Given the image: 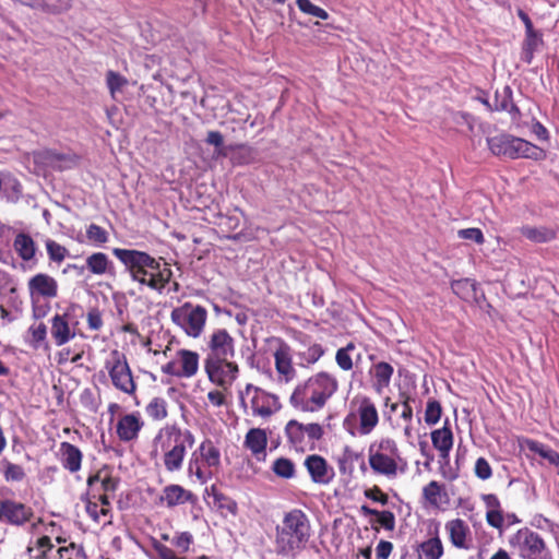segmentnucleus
I'll return each mask as SVG.
<instances>
[{
  "label": "nucleus",
  "mask_w": 559,
  "mask_h": 559,
  "mask_svg": "<svg viewBox=\"0 0 559 559\" xmlns=\"http://www.w3.org/2000/svg\"><path fill=\"white\" fill-rule=\"evenodd\" d=\"M114 255L124 265L131 280L142 286L163 294L171 282L173 271L163 259H156L145 251L115 248Z\"/></svg>",
  "instance_id": "obj_1"
},
{
  "label": "nucleus",
  "mask_w": 559,
  "mask_h": 559,
  "mask_svg": "<svg viewBox=\"0 0 559 559\" xmlns=\"http://www.w3.org/2000/svg\"><path fill=\"white\" fill-rule=\"evenodd\" d=\"M195 443L194 433L181 428L177 423L166 424L153 439L152 455L162 454V461L168 473L182 468L189 449Z\"/></svg>",
  "instance_id": "obj_2"
},
{
  "label": "nucleus",
  "mask_w": 559,
  "mask_h": 559,
  "mask_svg": "<svg viewBox=\"0 0 559 559\" xmlns=\"http://www.w3.org/2000/svg\"><path fill=\"white\" fill-rule=\"evenodd\" d=\"M338 381L328 371H320L299 383L289 396V404L304 413L321 411L337 392Z\"/></svg>",
  "instance_id": "obj_3"
},
{
  "label": "nucleus",
  "mask_w": 559,
  "mask_h": 559,
  "mask_svg": "<svg viewBox=\"0 0 559 559\" xmlns=\"http://www.w3.org/2000/svg\"><path fill=\"white\" fill-rule=\"evenodd\" d=\"M311 535L308 515L301 509H292L275 527V551L283 557L294 556L306 549Z\"/></svg>",
  "instance_id": "obj_4"
},
{
  "label": "nucleus",
  "mask_w": 559,
  "mask_h": 559,
  "mask_svg": "<svg viewBox=\"0 0 559 559\" xmlns=\"http://www.w3.org/2000/svg\"><path fill=\"white\" fill-rule=\"evenodd\" d=\"M368 463L374 475L384 476L388 479L403 474L407 467V461L402 456L397 442L388 437L369 445Z\"/></svg>",
  "instance_id": "obj_5"
},
{
  "label": "nucleus",
  "mask_w": 559,
  "mask_h": 559,
  "mask_svg": "<svg viewBox=\"0 0 559 559\" xmlns=\"http://www.w3.org/2000/svg\"><path fill=\"white\" fill-rule=\"evenodd\" d=\"M222 466L221 451L213 440L206 438L192 452L188 474L195 476L204 485L218 474Z\"/></svg>",
  "instance_id": "obj_6"
},
{
  "label": "nucleus",
  "mask_w": 559,
  "mask_h": 559,
  "mask_svg": "<svg viewBox=\"0 0 559 559\" xmlns=\"http://www.w3.org/2000/svg\"><path fill=\"white\" fill-rule=\"evenodd\" d=\"M489 150L496 156H503L511 159L531 158L542 160L546 152L542 147L509 134H499L487 140Z\"/></svg>",
  "instance_id": "obj_7"
},
{
  "label": "nucleus",
  "mask_w": 559,
  "mask_h": 559,
  "mask_svg": "<svg viewBox=\"0 0 559 559\" xmlns=\"http://www.w3.org/2000/svg\"><path fill=\"white\" fill-rule=\"evenodd\" d=\"M104 368L116 390L131 397L136 396L138 383L122 352L112 349L104 362Z\"/></svg>",
  "instance_id": "obj_8"
},
{
  "label": "nucleus",
  "mask_w": 559,
  "mask_h": 559,
  "mask_svg": "<svg viewBox=\"0 0 559 559\" xmlns=\"http://www.w3.org/2000/svg\"><path fill=\"white\" fill-rule=\"evenodd\" d=\"M520 559H554L546 540L537 532L523 527L509 539Z\"/></svg>",
  "instance_id": "obj_9"
},
{
  "label": "nucleus",
  "mask_w": 559,
  "mask_h": 559,
  "mask_svg": "<svg viewBox=\"0 0 559 559\" xmlns=\"http://www.w3.org/2000/svg\"><path fill=\"white\" fill-rule=\"evenodd\" d=\"M174 324L179 326L188 336L197 338L203 331L207 320V310L201 305L186 301L170 312Z\"/></svg>",
  "instance_id": "obj_10"
},
{
  "label": "nucleus",
  "mask_w": 559,
  "mask_h": 559,
  "mask_svg": "<svg viewBox=\"0 0 559 559\" xmlns=\"http://www.w3.org/2000/svg\"><path fill=\"white\" fill-rule=\"evenodd\" d=\"M287 442L296 451L313 450L316 442L324 436L323 427L318 423L302 424L290 419L285 426Z\"/></svg>",
  "instance_id": "obj_11"
},
{
  "label": "nucleus",
  "mask_w": 559,
  "mask_h": 559,
  "mask_svg": "<svg viewBox=\"0 0 559 559\" xmlns=\"http://www.w3.org/2000/svg\"><path fill=\"white\" fill-rule=\"evenodd\" d=\"M243 395L249 397L251 414L254 417L269 419L282 408L280 397L276 394L252 383L245 386V391L241 393L242 400Z\"/></svg>",
  "instance_id": "obj_12"
},
{
  "label": "nucleus",
  "mask_w": 559,
  "mask_h": 559,
  "mask_svg": "<svg viewBox=\"0 0 559 559\" xmlns=\"http://www.w3.org/2000/svg\"><path fill=\"white\" fill-rule=\"evenodd\" d=\"M352 405L355 411L349 413L344 419V426L350 420L358 418V432L360 436L370 435L378 426L380 417L376 403L369 396H356Z\"/></svg>",
  "instance_id": "obj_13"
},
{
  "label": "nucleus",
  "mask_w": 559,
  "mask_h": 559,
  "mask_svg": "<svg viewBox=\"0 0 559 559\" xmlns=\"http://www.w3.org/2000/svg\"><path fill=\"white\" fill-rule=\"evenodd\" d=\"M204 370L209 380L227 391L239 374V366L231 359L204 360Z\"/></svg>",
  "instance_id": "obj_14"
},
{
  "label": "nucleus",
  "mask_w": 559,
  "mask_h": 559,
  "mask_svg": "<svg viewBox=\"0 0 559 559\" xmlns=\"http://www.w3.org/2000/svg\"><path fill=\"white\" fill-rule=\"evenodd\" d=\"M200 356L190 349H179L176 359L162 366V372L176 378H192L199 371Z\"/></svg>",
  "instance_id": "obj_15"
},
{
  "label": "nucleus",
  "mask_w": 559,
  "mask_h": 559,
  "mask_svg": "<svg viewBox=\"0 0 559 559\" xmlns=\"http://www.w3.org/2000/svg\"><path fill=\"white\" fill-rule=\"evenodd\" d=\"M273 342L276 345L273 352V358L277 381L281 383H289L297 374L293 362V349L290 345L281 337H274Z\"/></svg>",
  "instance_id": "obj_16"
},
{
  "label": "nucleus",
  "mask_w": 559,
  "mask_h": 559,
  "mask_svg": "<svg viewBox=\"0 0 559 559\" xmlns=\"http://www.w3.org/2000/svg\"><path fill=\"white\" fill-rule=\"evenodd\" d=\"M33 516L34 511L29 506L13 499L0 500V523L21 527Z\"/></svg>",
  "instance_id": "obj_17"
},
{
  "label": "nucleus",
  "mask_w": 559,
  "mask_h": 559,
  "mask_svg": "<svg viewBox=\"0 0 559 559\" xmlns=\"http://www.w3.org/2000/svg\"><path fill=\"white\" fill-rule=\"evenodd\" d=\"M207 349L204 360L233 359L235 356V340L225 329L214 330L209 336Z\"/></svg>",
  "instance_id": "obj_18"
},
{
  "label": "nucleus",
  "mask_w": 559,
  "mask_h": 559,
  "mask_svg": "<svg viewBox=\"0 0 559 559\" xmlns=\"http://www.w3.org/2000/svg\"><path fill=\"white\" fill-rule=\"evenodd\" d=\"M444 531L450 544L460 550H471L474 547L473 534L467 522L461 518L445 522Z\"/></svg>",
  "instance_id": "obj_19"
},
{
  "label": "nucleus",
  "mask_w": 559,
  "mask_h": 559,
  "mask_svg": "<svg viewBox=\"0 0 559 559\" xmlns=\"http://www.w3.org/2000/svg\"><path fill=\"white\" fill-rule=\"evenodd\" d=\"M144 421L138 412L120 416L116 424V435L122 442H132L139 438Z\"/></svg>",
  "instance_id": "obj_20"
},
{
  "label": "nucleus",
  "mask_w": 559,
  "mask_h": 559,
  "mask_svg": "<svg viewBox=\"0 0 559 559\" xmlns=\"http://www.w3.org/2000/svg\"><path fill=\"white\" fill-rule=\"evenodd\" d=\"M58 282L46 273H37L27 282V288L32 299L46 298L53 299L58 296Z\"/></svg>",
  "instance_id": "obj_21"
},
{
  "label": "nucleus",
  "mask_w": 559,
  "mask_h": 559,
  "mask_svg": "<svg viewBox=\"0 0 559 559\" xmlns=\"http://www.w3.org/2000/svg\"><path fill=\"white\" fill-rule=\"evenodd\" d=\"M304 466L314 484L328 485L334 476L333 468L329 465L328 461L319 454L306 456Z\"/></svg>",
  "instance_id": "obj_22"
},
{
  "label": "nucleus",
  "mask_w": 559,
  "mask_h": 559,
  "mask_svg": "<svg viewBox=\"0 0 559 559\" xmlns=\"http://www.w3.org/2000/svg\"><path fill=\"white\" fill-rule=\"evenodd\" d=\"M50 334L56 346H63L76 335L75 328L70 324L68 313H56L50 319Z\"/></svg>",
  "instance_id": "obj_23"
},
{
  "label": "nucleus",
  "mask_w": 559,
  "mask_h": 559,
  "mask_svg": "<svg viewBox=\"0 0 559 559\" xmlns=\"http://www.w3.org/2000/svg\"><path fill=\"white\" fill-rule=\"evenodd\" d=\"M197 496L180 485L171 484L163 488L159 502L171 509L185 503H195Z\"/></svg>",
  "instance_id": "obj_24"
},
{
  "label": "nucleus",
  "mask_w": 559,
  "mask_h": 559,
  "mask_svg": "<svg viewBox=\"0 0 559 559\" xmlns=\"http://www.w3.org/2000/svg\"><path fill=\"white\" fill-rule=\"evenodd\" d=\"M243 447L249 450L258 462L266 459L267 435L262 428H251L245 436Z\"/></svg>",
  "instance_id": "obj_25"
},
{
  "label": "nucleus",
  "mask_w": 559,
  "mask_h": 559,
  "mask_svg": "<svg viewBox=\"0 0 559 559\" xmlns=\"http://www.w3.org/2000/svg\"><path fill=\"white\" fill-rule=\"evenodd\" d=\"M57 456L61 466L71 474L78 473L82 467V451L68 441L60 443Z\"/></svg>",
  "instance_id": "obj_26"
},
{
  "label": "nucleus",
  "mask_w": 559,
  "mask_h": 559,
  "mask_svg": "<svg viewBox=\"0 0 559 559\" xmlns=\"http://www.w3.org/2000/svg\"><path fill=\"white\" fill-rule=\"evenodd\" d=\"M493 110L508 112L514 121L521 119V110L513 102V91L509 85H504L501 90L496 91Z\"/></svg>",
  "instance_id": "obj_27"
},
{
  "label": "nucleus",
  "mask_w": 559,
  "mask_h": 559,
  "mask_svg": "<svg viewBox=\"0 0 559 559\" xmlns=\"http://www.w3.org/2000/svg\"><path fill=\"white\" fill-rule=\"evenodd\" d=\"M430 437L433 448L439 452L440 459L448 461L454 442L453 432L448 420L442 428L432 430Z\"/></svg>",
  "instance_id": "obj_28"
},
{
  "label": "nucleus",
  "mask_w": 559,
  "mask_h": 559,
  "mask_svg": "<svg viewBox=\"0 0 559 559\" xmlns=\"http://www.w3.org/2000/svg\"><path fill=\"white\" fill-rule=\"evenodd\" d=\"M119 478L105 467L87 477L86 485L88 489H99L100 492L115 493L119 487Z\"/></svg>",
  "instance_id": "obj_29"
},
{
  "label": "nucleus",
  "mask_w": 559,
  "mask_h": 559,
  "mask_svg": "<svg viewBox=\"0 0 559 559\" xmlns=\"http://www.w3.org/2000/svg\"><path fill=\"white\" fill-rule=\"evenodd\" d=\"M56 544L48 535H43L36 538L34 543L27 546V554L29 559H58L56 554Z\"/></svg>",
  "instance_id": "obj_30"
},
{
  "label": "nucleus",
  "mask_w": 559,
  "mask_h": 559,
  "mask_svg": "<svg viewBox=\"0 0 559 559\" xmlns=\"http://www.w3.org/2000/svg\"><path fill=\"white\" fill-rule=\"evenodd\" d=\"M13 249L22 261L29 262L35 259L38 248L28 233L19 231L13 239Z\"/></svg>",
  "instance_id": "obj_31"
},
{
  "label": "nucleus",
  "mask_w": 559,
  "mask_h": 559,
  "mask_svg": "<svg viewBox=\"0 0 559 559\" xmlns=\"http://www.w3.org/2000/svg\"><path fill=\"white\" fill-rule=\"evenodd\" d=\"M372 388L377 393H381L390 385L394 368L385 361H379L371 368Z\"/></svg>",
  "instance_id": "obj_32"
},
{
  "label": "nucleus",
  "mask_w": 559,
  "mask_h": 559,
  "mask_svg": "<svg viewBox=\"0 0 559 559\" xmlns=\"http://www.w3.org/2000/svg\"><path fill=\"white\" fill-rule=\"evenodd\" d=\"M520 233L523 237L536 243L549 242L556 239L558 235L557 229L546 226H523Z\"/></svg>",
  "instance_id": "obj_33"
},
{
  "label": "nucleus",
  "mask_w": 559,
  "mask_h": 559,
  "mask_svg": "<svg viewBox=\"0 0 559 559\" xmlns=\"http://www.w3.org/2000/svg\"><path fill=\"white\" fill-rule=\"evenodd\" d=\"M86 269L94 275L114 272V264L104 252H94L86 258Z\"/></svg>",
  "instance_id": "obj_34"
},
{
  "label": "nucleus",
  "mask_w": 559,
  "mask_h": 559,
  "mask_svg": "<svg viewBox=\"0 0 559 559\" xmlns=\"http://www.w3.org/2000/svg\"><path fill=\"white\" fill-rule=\"evenodd\" d=\"M418 551L421 559H441L444 554V547L438 533L433 537L424 540L418 546Z\"/></svg>",
  "instance_id": "obj_35"
},
{
  "label": "nucleus",
  "mask_w": 559,
  "mask_h": 559,
  "mask_svg": "<svg viewBox=\"0 0 559 559\" xmlns=\"http://www.w3.org/2000/svg\"><path fill=\"white\" fill-rule=\"evenodd\" d=\"M82 500L85 502L86 513L94 522L102 523L103 525L111 524V509H105L100 507L96 501H93L91 498H82Z\"/></svg>",
  "instance_id": "obj_36"
},
{
  "label": "nucleus",
  "mask_w": 559,
  "mask_h": 559,
  "mask_svg": "<svg viewBox=\"0 0 559 559\" xmlns=\"http://www.w3.org/2000/svg\"><path fill=\"white\" fill-rule=\"evenodd\" d=\"M227 153L233 152L231 162L235 165H249L254 162V150L246 144H231L226 147Z\"/></svg>",
  "instance_id": "obj_37"
},
{
  "label": "nucleus",
  "mask_w": 559,
  "mask_h": 559,
  "mask_svg": "<svg viewBox=\"0 0 559 559\" xmlns=\"http://www.w3.org/2000/svg\"><path fill=\"white\" fill-rule=\"evenodd\" d=\"M360 512L365 516L374 515L377 518V523L379 524V526L386 531H393L395 528V515L392 511H379L364 504L360 507Z\"/></svg>",
  "instance_id": "obj_38"
},
{
  "label": "nucleus",
  "mask_w": 559,
  "mask_h": 559,
  "mask_svg": "<svg viewBox=\"0 0 559 559\" xmlns=\"http://www.w3.org/2000/svg\"><path fill=\"white\" fill-rule=\"evenodd\" d=\"M146 415L154 421H162L168 417V403L164 397L155 396L145 406Z\"/></svg>",
  "instance_id": "obj_39"
},
{
  "label": "nucleus",
  "mask_w": 559,
  "mask_h": 559,
  "mask_svg": "<svg viewBox=\"0 0 559 559\" xmlns=\"http://www.w3.org/2000/svg\"><path fill=\"white\" fill-rule=\"evenodd\" d=\"M452 292L462 300L471 301L476 297V284L469 278L451 282Z\"/></svg>",
  "instance_id": "obj_40"
},
{
  "label": "nucleus",
  "mask_w": 559,
  "mask_h": 559,
  "mask_svg": "<svg viewBox=\"0 0 559 559\" xmlns=\"http://www.w3.org/2000/svg\"><path fill=\"white\" fill-rule=\"evenodd\" d=\"M0 464V471L7 483H19L25 479L26 472L22 465L12 463L9 460H2Z\"/></svg>",
  "instance_id": "obj_41"
},
{
  "label": "nucleus",
  "mask_w": 559,
  "mask_h": 559,
  "mask_svg": "<svg viewBox=\"0 0 559 559\" xmlns=\"http://www.w3.org/2000/svg\"><path fill=\"white\" fill-rule=\"evenodd\" d=\"M526 445L530 451L538 454L540 457L547 460L551 465L559 468V453L557 451L535 440H527Z\"/></svg>",
  "instance_id": "obj_42"
},
{
  "label": "nucleus",
  "mask_w": 559,
  "mask_h": 559,
  "mask_svg": "<svg viewBox=\"0 0 559 559\" xmlns=\"http://www.w3.org/2000/svg\"><path fill=\"white\" fill-rule=\"evenodd\" d=\"M271 469L277 477L284 479H290L295 477L296 473L295 463L290 459L284 456L277 457L273 462Z\"/></svg>",
  "instance_id": "obj_43"
},
{
  "label": "nucleus",
  "mask_w": 559,
  "mask_h": 559,
  "mask_svg": "<svg viewBox=\"0 0 559 559\" xmlns=\"http://www.w3.org/2000/svg\"><path fill=\"white\" fill-rule=\"evenodd\" d=\"M443 485L439 484L437 480L429 481L423 488V497L424 499L432 507H439L441 501V496H445Z\"/></svg>",
  "instance_id": "obj_44"
},
{
  "label": "nucleus",
  "mask_w": 559,
  "mask_h": 559,
  "mask_svg": "<svg viewBox=\"0 0 559 559\" xmlns=\"http://www.w3.org/2000/svg\"><path fill=\"white\" fill-rule=\"evenodd\" d=\"M58 559H86L85 548L81 544L69 542L66 546L56 549Z\"/></svg>",
  "instance_id": "obj_45"
},
{
  "label": "nucleus",
  "mask_w": 559,
  "mask_h": 559,
  "mask_svg": "<svg viewBox=\"0 0 559 559\" xmlns=\"http://www.w3.org/2000/svg\"><path fill=\"white\" fill-rule=\"evenodd\" d=\"M356 345L354 342H349L346 344V346L341 347L336 350L335 354V361L340 369L343 371H349L354 367L353 358L350 356V353L355 350Z\"/></svg>",
  "instance_id": "obj_46"
},
{
  "label": "nucleus",
  "mask_w": 559,
  "mask_h": 559,
  "mask_svg": "<svg viewBox=\"0 0 559 559\" xmlns=\"http://www.w3.org/2000/svg\"><path fill=\"white\" fill-rule=\"evenodd\" d=\"M212 489L213 499L217 509L222 513L226 512V514L236 515L238 513L237 502L233 498L224 495L223 492L215 491L214 487Z\"/></svg>",
  "instance_id": "obj_47"
},
{
  "label": "nucleus",
  "mask_w": 559,
  "mask_h": 559,
  "mask_svg": "<svg viewBox=\"0 0 559 559\" xmlns=\"http://www.w3.org/2000/svg\"><path fill=\"white\" fill-rule=\"evenodd\" d=\"M45 247L49 260L57 264L62 263L64 259L69 255V250L53 239L48 238L45 241Z\"/></svg>",
  "instance_id": "obj_48"
},
{
  "label": "nucleus",
  "mask_w": 559,
  "mask_h": 559,
  "mask_svg": "<svg viewBox=\"0 0 559 559\" xmlns=\"http://www.w3.org/2000/svg\"><path fill=\"white\" fill-rule=\"evenodd\" d=\"M86 238L95 245H104L108 241V231L97 224H91L86 228Z\"/></svg>",
  "instance_id": "obj_49"
},
{
  "label": "nucleus",
  "mask_w": 559,
  "mask_h": 559,
  "mask_svg": "<svg viewBox=\"0 0 559 559\" xmlns=\"http://www.w3.org/2000/svg\"><path fill=\"white\" fill-rule=\"evenodd\" d=\"M442 415V407L439 401L429 400L425 411V421L427 425H436Z\"/></svg>",
  "instance_id": "obj_50"
},
{
  "label": "nucleus",
  "mask_w": 559,
  "mask_h": 559,
  "mask_svg": "<svg viewBox=\"0 0 559 559\" xmlns=\"http://www.w3.org/2000/svg\"><path fill=\"white\" fill-rule=\"evenodd\" d=\"M296 4L298 9L306 14L319 17L321 20L329 19V13L324 9L313 4L310 0H296Z\"/></svg>",
  "instance_id": "obj_51"
},
{
  "label": "nucleus",
  "mask_w": 559,
  "mask_h": 559,
  "mask_svg": "<svg viewBox=\"0 0 559 559\" xmlns=\"http://www.w3.org/2000/svg\"><path fill=\"white\" fill-rule=\"evenodd\" d=\"M106 82L107 86L114 96L116 92L120 91L124 85H127L128 81L124 76L119 74L118 72H115L112 70H109L106 74Z\"/></svg>",
  "instance_id": "obj_52"
},
{
  "label": "nucleus",
  "mask_w": 559,
  "mask_h": 559,
  "mask_svg": "<svg viewBox=\"0 0 559 559\" xmlns=\"http://www.w3.org/2000/svg\"><path fill=\"white\" fill-rule=\"evenodd\" d=\"M28 333L31 334V343L34 347H38L43 342L46 341L47 337V326L44 322L38 324H33L28 329Z\"/></svg>",
  "instance_id": "obj_53"
},
{
  "label": "nucleus",
  "mask_w": 559,
  "mask_h": 559,
  "mask_svg": "<svg viewBox=\"0 0 559 559\" xmlns=\"http://www.w3.org/2000/svg\"><path fill=\"white\" fill-rule=\"evenodd\" d=\"M415 400L406 392L400 393V403L402 406L401 418L408 424L413 420V407L411 405Z\"/></svg>",
  "instance_id": "obj_54"
},
{
  "label": "nucleus",
  "mask_w": 559,
  "mask_h": 559,
  "mask_svg": "<svg viewBox=\"0 0 559 559\" xmlns=\"http://www.w3.org/2000/svg\"><path fill=\"white\" fill-rule=\"evenodd\" d=\"M84 356V350L79 349L78 352L73 353L71 348H62L57 353V362L59 365L66 364L68 361H71L73 364L79 362Z\"/></svg>",
  "instance_id": "obj_55"
},
{
  "label": "nucleus",
  "mask_w": 559,
  "mask_h": 559,
  "mask_svg": "<svg viewBox=\"0 0 559 559\" xmlns=\"http://www.w3.org/2000/svg\"><path fill=\"white\" fill-rule=\"evenodd\" d=\"M86 323L91 331H99L104 325L102 311L95 307L88 309L86 313Z\"/></svg>",
  "instance_id": "obj_56"
},
{
  "label": "nucleus",
  "mask_w": 559,
  "mask_h": 559,
  "mask_svg": "<svg viewBox=\"0 0 559 559\" xmlns=\"http://www.w3.org/2000/svg\"><path fill=\"white\" fill-rule=\"evenodd\" d=\"M539 43H542V38L538 34L525 36V40L523 44V50L525 53V60L527 62H531L534 51L536 50Z\"/></svg>",
  "instance_id": "obj_57"
},
{
  "label": "nucleus",
  "mask_w": 559,
  "mask_h": 559,
  "mask_svg": "<svg viewBox=\"0 0 559 559\" xmlns=\"http://www.w3.org/2000/svg\"><path fill=\"white\" fill-rule=\"evenodd\" d=\"M171 543L181 552H187L193 543V536L190 532H181L171 539Z\"/></svg>",
  "instance_id": "obj_58"
},
{
  "label": "nucleus",
  "mask_w": 559,
  "mask_h": 559,
  "mask_svg": "<svg viewBox=\"0 0 559 559\" xmlns=\"http://www.w3.org/2000/svg\"><path fill=\"white\" fill-rule=\"evenodd\" d=\"M475 475L481 479L487 480L492 476V468L485 457H478L474 467Z\"/></svg>",
  "instance_id": "obj_59"
},
{
  "label": "nucleus",
  "mask_w": 559,
  "mask_h": 559,
  "mask_svg": "<svg viewBox=\"0 0 559 559\" xmlns=\"http://www.w3.org/2000/svg\"><path fill=\"white\" fill-rule=\"evenodd\" d=\"M486 522L489 526L502 532L504 527V514L502 509L486 511Z\"/></svg>",
  "instance_id": "obj_60"
},
{
  "label": "nucleus",
  "mask_w": 559,
  "mask_h": 559,
  "mask_svg": "<svg viewBox=\"0 0 559 559\" xmlns=\"http://www.w3.org/2000/svg\"><path fill=\"white\" fill-rule=\"evenodd\" d=\"M152 547L160 559H186L183 557H178L170 547L155 538L152 539Z\"/></svg>",
  "instance_id": "obj_61"
},
{
  "label": "nucleus",
  "mask_w": 559,
  "mask_h": 559,
  "mask_svg": "<svg viewBox=\"0 0 559 559\" xmlns=\"http://www.w3.org/2000/svg\"><path fill=\"white\" fill-rule=\"evenodd\" d=\"M205 142L215 146L216 152L221 156H227V150H223L224 138L219 131H209Z\"/></svg>",
  "instance_id": "obj_62"
},
{
  "label": "nucleus",
  "mask_w": 559,
  "mask_h": 559,
  "mask_svg": "<svg viewBox=\"0 0 559 559\" xmlns=\"http://www.w3.org/2000/svg\"><path fill=\"white\" fill-rule=\"evenodd\" d=\"M457 235L461 239L472 240L477 245H483L485 242L483 231L476 227L460 229Z\"/></svg>",
  "instance_id": "obj_63"
},
{
  "label": "nucleus",
  "mask_w": 559,
  "mask_h": 559,
  "mask_svg": "<svg viewBox=\"0 0 559 559\" xmlns=\"http://www.w3.org/2000/svg\"><path fill=\"white\" fill-rule=\"evenodd\" d=\"M364 495L366 498L372 500L373 502H379L382 506H386L389 503V496L383 492L382 489L377 485L366 489Z\"/></svg>",
  "instance_id": "obj_64"
}]
</instances>
